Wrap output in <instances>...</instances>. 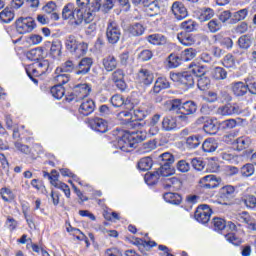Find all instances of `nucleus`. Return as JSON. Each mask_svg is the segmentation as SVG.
Here are the masks:
<instances>
[{"label": "nucleus", "mask_w": 256, "mask_h": 256, "mask_svg": "<svg viewBox=\"0 0 256 256\" xmlns=\"http://www.w3.org/2000/svg\"><path fill=\"white\" fill-rule=\"evenodd\" d=\"M0 195L6 203H9V201H13L15 199V195L13 194V191L11 189L4 187L0 189Z\"/></svg>", "instance_id": "nucleus-52"}, {"label": "nucleus", "mask_w": 256, "mask_h": 256, "mask_svg": "<svg viewBox=\"0 0 256 256\" xmlns=\"http://www.w3.org/2000/svg\"><path fill=\"white\" fill-rule=\"evenodd\" d=\"M159 174L157 171L153 172V173H147L144 176V180L147 183V185H157L158 181H159Z\"/></svg>", "instance_id": "nucleus-54"}, {"label": "nucleus", "mask_w": 256, "mask_h": 256, "mask_svg": "<svg viewBox=\"0 0 256 256\" xmlns=\"http://www.w3.org/2000/svg\"><path fill=\"white\" fill-rule=\"evenodd\" d=\"M237 43L240 49L246 51L253 44V37L251 35H242L239 37Z\"/></svg>", "instance_id": "nucleus-31"}, {"label": "nucleus", "mask_w": 256, "mask_h": 256, "mask_svg": "<svg viewBox=\"0 0 256 256\" xmlns=\"http://www.w3.org/2000/svg\"><path fill=\"white\" fill-rule=\"evenodd\" d=\"M203 130H204L205 133H207L208 135H217V131H219V127H217V125H215V123L213 122V120H209V121H207V122L204 124Z\"/></svg>", "instance_id": "nucleus-47"}, {"label": "nucleus", "mask_w": 256, "mask_h": 256, "mask_svg": "<svg viewBox=\"0 0 256 256\" xmlns=\"http://www.w3.org/2000/svg\"><path fill=\"white\" fill-rule=\"evenodd\" d=\"M194 113H197V104L194 101L182 103L180 115H194Z\"/></svg>", "instance_id": "nucleus-21"}, {"label": "nucleus", "mask_w": 256, "mask_h": 256, "mask_svg": "<svg viewBox=\"0 0 256 256\" xmlns=\"http://www.w3.org/2000/svg\"><path fill=\"white\" fill-rule=\"evenodd\" d=\"M181 185V180H179L177 177L163 179L164 189H174V191H178V189H181Z\"/></svg>", "instance_id": "nucleus-22"}, {"label": "nucleus", "mask_w": 256, "mask_h": 256, "mask_svg": "<svg viewBox=\"0 0 256 256\" xmlns=\"http://www.w3.org/2000/svg\"><path fill=\"white\" fill-rule=\"evenodd\" d=\"M26 57L30 61H41L43 60V49L41 47L31 49L27 52Z\"/></svg>", "instance_id": "nucleus-27"}, {"label": "nucleus", "mask_w": 256, "mask_h": 256, "mask_svg": "<svg viewBox=\"0 0 256 256\" xmlns=\"http://www.w3.org/2000/svg\"><path fill=\"white\" fill-rule=\"evenodd\" d=\"M247 15H249V10L247 8L241 9L234 13V21H244V19L247 18Z\"/></svg>", "instance_id": "nucleus-61"}, {"label": "nucleus", "mask_w": 256, "mask_h": 256, "mask_svg": "<svg viewBox=\"0 0 256 256\" xmlns=\"http://www.w3.org/2000/svg\"><path fill=\"white\" fill-rule=\"evenodd\" d=\"M153 167V159L151 157H144L138 162V169L140 171H149Z\"/></svg>", "instance_id": "nucleus-42"}, {"label": "nucleus", "mask_w": 256, "mask_h": 256, "mask_svg": "<svg viewBox=\"0 0 256 256\" xmlns=\"http://www.w3.org/2000/svg\"><path fill=\"white\" fill-rule=\"evenodd\" d=\"M211 213L212 211L209 205L203 204L196 209L194 217L196 221H198V223H202L203 225H205V223H209L211 219Z\"/></svg>", "instance_id": "nucleus-9"}, {"label": "nucleus", "mask_w": 256, "mask_h": 256, "mask_svg": "<svg viewBox=\"0 0 256 256\" xmlns=\"http://www.w3.org/2000/svg\"><path fill=\"white\" fill-rule=\"evenodd\" d=\"M78 44L79 42L77 41V37H75L74 35H69L65 39V47L70 53H73V51L77 49Z\"/></svg>", "instance_id": "nucleus-37"}, {"label": "nucleus", "mask_w": 256, "mask_h": 256, "mask_svg": "<svg viewBox=\"0 0 256 256\" xmlns=\"http://www.w3.org/2000/svg\"><path fill=\"white\" fill-rule=\"evenodd\" d=\"M112 81L120 91L127 89V83L125 82V72L122 69H116L112 73Z\"/></svg>", "instance_id": "nucleus-11"}, {"label": "nucleus", "mask_w": 256, "mask_h": 256, "mask_svg": "<svg viewBox=\"0 0 256 256\" xmlns=\"http://www.w3.org/2000/svg\"><path fill=\"white\" fill-rule=\"evenodd\" d=\"M177 127V119L173 116H166L162 120V131H175V128Z\"/></svg>", "instance_id": "nucleus-20"}, {"label": "nucleus", "mask_w": 256, "mask_h": 256, "mask_svg": "<svg viewBox=\"0 0 256 256\" xmlns=\"http://www.w3.org/2000/svg\"><path fill=\"white\" fill-rule=\"evenodd\" d=\"M72 27H79L83 23V10L76 8L72 19H70Z\"/></svg>", "instance_id": "nucleus-36"}, {"label": "nucleus", "mask_w": 256, "mask_h": 256, "mask_svg": "<svg viewBox=\"0 0 256 256\" xmlns=\"http://www.w3.org/2000/svg\"><path fill=\"white\" fill-rule=\"evenodd\" d=\"M222 63L227 69H233L235 67V57H233V54H227Z\"/></svg>", "instance_id": "nucleus-62"}, {"label": "nucleus", "mask_w": 256, "mask_h": 256, "mask_svg": "<svg viewBox=\"0 0 256 256\" xmlns=\"http://www.w3.org/2000/svg\"><path fill=\"white\" fill-rule=\"evenodd\" d=\"M250 144H251V140L247 137H239L238 139H236V145L239 151H243V149H247V147H249Z\"/></svg>", "instance_id": "nucleus-57"}, {"label": "nucleus", "mask_w": 256, "mask_h": 256, "mask_svg": "<svg viewBox=\"0 0 256 256\" xmlns=\"http://www.w3.org/2000/svg\"><path fill=\"white\" fill-rule=\"evenodd\" d=\"M207 28L210 33H217L223 29V24L217 19H212L207 23Z\"/></svg>", "instance_id": "nucleus-43"}, {"label": "nucleus", "mask_w": 256, "mask_h": 256, "mask_svg": "<svg viewBox=\"0 0 256 256\" xmlns=\"http://www.w3.org/2000/svg\"><path fill=\"white\" fill-rule=\"evenodd\" d=\"M236 221H239V223H251V216L249 215L248 212H242L238 213L235 216Z\"/></svg>", "instance_id": "nucleus-63"}, {"label": "nucleus", "mask_w": 256, "mask_h": 256, "mask_svg": "<svg viewBox=\"0 0 256 256\" xmlns=\"http://www.w3.org/2000/svg\"><path fill=\"white\" fill-rule=\"evenodd\" d=\"M177 39L185 47H191V45H195V38L190 34L180 33L178 34Z\"/></svg>", "instance_id": "nucleus-32"}, {"label": "nucleus", "mask_w": 256, "mask_h": 256, "mask_svg": "<svg viewBox=\"0 0 256 256\" xmlns=\"http://www.w3.org/2000/svg\"><path fill=\"white\" fill-rule=\"evenodd\" d=\"M197 87L200 91H207L211 87V79L207 76H201L197 80Z\"/></svg>", "instance_id": "nucleus-45"}, {"label": "nucleus", "mask_w": 256, "mask_h": 256, "mask_svg": "<svg viewBox=\"0 0 256 256\" xmlns=\"http://www.w3.org/2000/svg\"><path fill=\"white\" fill-rule=\"evenodd\" d=\"M126 137L130 139L132 143H134V147H135L137 143H142V141H145V139H147V133L143 131H131L126 133Z\"/></svg>", "instance_id": "nucleus-19"}, {"label": "nucleus", "mask_w": 256, "mask_h": 256, "mask_svg": "<svg viewBox=\"0 0 256 256\" xmlns=\"http://www.w3.org/2000/svg\"><path fill=\"white\" fill-rule=\"evenodd\" d=\"M213 225H214V231H223L227 224L225 223V220L222 218H214L213 219Z\"/></svg>", "instance_id": "nucleus-64"}, {"label": "nucleus", "mask_w": 256, "mask_h": 256, "mask_svg": "<svg viewBox=\"0 0 256 256\" xmlns=\"http://www.w3.org/2000/svg\"><path fill=\"white\" fill-rule=\"evenodd\" d=\"M134 245H137L139 251L143 253V250L149 251L152 247H157V242L155 241H145L141 238H136L134 241Z\"/></svg>", "instance_id": "nucleus-24"}, {"label": "nucleus", "mask_w": 256, "mask_h": 256, "mask_svg": "<svg viewBox=\"0 0 256 256\" xmlns=\"http://www.w3.org/2000/svg\"><path fill=\"white\" fill-rule=\"evenodd\" d=\"M216 113L222 117H231V115H241L243 109L238 104L227 103L218 107Z\"/></svg>", "instance_id": "nucleus-8"}, {"label": "nucleus", "mask_w": 256, "mask_h": 256, "mask_svg": "<svg viewBox=\"0 0 256 256\" xmlns=\"http://www.w3.org/2000/svg\"><path fill=\"white\" fill-rule=\"evenodd\" d=\"M242 201L248 209H255L256 207L255 195L247 194L242 198Z\"/></svg>", "instance_id": "nucleus-53"}, {"label": "nucleus", "mask_w": 256, "mask_h": 256, "mask_svg": "<svg viewBox=\"0 0 256 256\" xmlns=\"http://www.w3.org/2000/svg\"><path fill=\"white\" fill-rule=\"evenodd\" d=\"M0 19L3 21V23H11L13 19H15V13L13 11L9 10V8H5L1 13H0Z\"/></svg>", "instance_id": "nucleus-48"}, {"label": "nucleus", "mask_w": 256, "mask_h": 256, "mask_svg": "<svg viewBox=\"0 0 256 256\" xmlns=\"http://www.w3.org/2000/svg\"><path fill=\"white\" fill-rule=\"evenodd\" d=\"M93 66V59L89 57L83 58L76 66V75H87Z\"/></svg>", "instance_id": "nucleus-13"}, {"label": "nucleus", "mask_w": 256, "mask_h": 256, "mask_svg": "<svg viewBox=\"0 0 256 256\" xmlns=\"http://www.w3.org/2000/svg\"><path fill=\"white\" fill-rule=\"evenodd\" d=\"M93 111H95V101L92 99L84 100L79 107V113L84 117H89Z\"/></svg>", "instance_id": "nucleus-16"}, {"label": "nucleus", "mask_w": 256, "mask_h": 256, "mask_svg": "<svg viewBox=\"0 0 256 256\" xmlns=\"http://www.w3.org/2000/svg\"><path fill=\"white\" fill-rule=\"evenodd\" d=\"M170 79L174 81V83L183 85L186 90L195 87V78L190 72H170Z\"/></svg>", "instance_id": "nucleus-4"}, {"label": "nucleus", "mask_w": 256, "mask_h": 256, "mask_svg": "<svg viewBox=\"0 0 256 256\" xmlns=\"http://www.w3.org/2000/svg\"><path fill=\"white\" fill-rule=\"evenodd\" d=\"M169 87H171L169 81L166 78L160 77L155 81L154 87L150 91V95H157L158 93H161L162 89H169Z\"/></svg>", "instance_id": "nucleus-17"}, {"label": "nucleus", "mask_w": 256, "mask_h": 256, "mask_svg": "<svg viewBox=\"0 0 256 256\" xmlns=\"http://www.w3.org/2000/svg\"><path fill=\"white\" fill-rule=\"evenodd\" d=\"M42 11L47 15H51V13H54V11H57V3H55L54 1L47 2L42 7Z\"/></svg>", "instance_id": "nucleus-60"}, {"label": "nucleus", "mask_w": 256, "mask_h": 256, "mask_svg": "<svg viewBox=\"0 0 256 256\" xmlns=\"http://www.w3.org/2000/svg\"><path fill=\"white\" fill-rule=\"evenodd\" d=\"M77 70V66L73 61H66L60 68L56 69V73H73V71Z\"/></svg>", "instance_id": "nucleus-39"}, {"label": "nucleus", "mask_w": 256, "mask_h": 256, "mask_svg": "<svg viewBox=\"0 0 256 256\" xmlns=\"http://www.w3.org/2000/svg\"><path fill=\"white\" fill-rule=\"evenodd\" d=\"M155 80V76L153 73L145 68H142L138 72V81L142 85H151L153 81Z\"/></svg>", "instance_id": "nucleus-14"}, {"label": "nucleus", "mask_w": 256, "mask_h": 256, "mask_svg": "<svg viewBox=\"0 0 256 256\" xmlns=\"http://www.w3.org/2000/svg\"><path fill=\"white\" fill-rule=\"evenodd\" d=\"M217 147H219V144L214 138H208L202 144L205 153H214V151H217Z\"/></svg>", "instance_id": "nucleus-25"}, {"label": "nucleus", "mask_w": 256, "mask_h": 256, "mask_svg": "<svg viewBox=\"0 0 256 256\" xmlns=\"http://www.w3.org/2000/svg\"><path fill=\"white\" fill-rule=\"evenodd\" d=\"M91 94V85L84 83L74 86L73 92L66 96V101H83Z\"/></svg>", "instance_id": "nucleus-2"}, {"label": "nucleus", "mask_w": 256, "mask_h": 256, "mask_svg": "<svg viewBox=\"0 0 256 256\" xmlns=\"http://www.w3.org/2000/svg\"><path fill=\"white\" fill-rule=\"evenodd\" d=\"M111 104L113 107H123L129 105V101L123 98V96L119 94H115L111 97Z\"/></svg>", "instance_id": "nucleus-46"}, {"label": "nucleus", "mask_w": 256, "mask_h": 256, "mask_svg": "<svg viewBox=\"0 0 256 256\" xmlns=\"http://www.w3.org/2000/svg\"><path fill=\"white\" fill-rule=\"evenodd\" d=\"M147 41L151 43V45H167V37L161 34L149 35Z\"/></svg>", "instance_id": "nucleus-30"}, {"label": "nucleus", "mask_w": 256, "mask_h": 256, "mask_svg": "<svg viewBox=\"0 0 256 256\" xmlns=\"http://www.w3.org/2000/svg\"><path fill=\"white\" fill-rule=\"evenodd\" d=\"M163 197L166 203H171V205H181L183 199L181 195L173 192H166Z\"/></svg>", "instance_id": "nucleus-28"}, {"label": "nucleus", "mask_w": 256, "mask_h": 256, "mask_svg": "<svg viewBox=\"0 0 256 256\" xmlns=\"http://www.w3.org/2000/svg\"><path fill=\"white\" fill-rule=\"evenodd\" d=\"M240 173L242 177H251L255 173V166L251 163L245 164L241 168Z\"/></svg>", "instance_id": "nucleus-56"}, {"label": "nucleus", "mask_w": 256, "mask_h": 256, "mask_svg": "<svg viewBox=\"0 0 256 256\" xmlns=\"http://www.w3.org/2000/svg\"><path fill=\"white\" fill-rule=\"evenodd\" d=\"M62 72L56 73L55 81L58 83L57 85H61L62 87L69 83V80L71 79V75L69 74H61Z\"/></svg>", "instance_id": "nucleus-58"}, {"label": "nucleus", "mask_w": 256, "mask_h": 256, "mask_svg": "<svg viewBox=\"0 0 256 256\" xmlns=\"http://www.w3.org/2000/svg\"><path fill=\"white\" fill-rule=\"evenodd\" d=\"M167 61L168 67L170 69H176V67H179V65H181V61H183V58L175 54H170L167 58Z\"/></svg>", "instance_id": "nucleus-44"}, {"label": "nucleus", "mask_w": 256, "mask_h": 256, "mask_svg": "<svg viewBox=\"0 0 256 256\" xmlns=\"http://www.w3.org/2000/svg\"><path fill=\"white\" fill-rule=\"evenodd\" d=\"M191 73L195 75L196 77H205V70H203V67L197 65V64H190Z\"/></svg>", "instance_id": "nucleus-59"}, {"label": "nucleus", "mask_w": 256, "mask_h": 256, "mask_svg": "<svg viewBox=\"0 0 256 256\" xmlns=\"http://www.w3.org/2000/svg\"><path fill=\"white\" fill-rule=\"evenodd\" d=\"M212 77L216 81H224V79H227V70L223 67H216L212 71Z\"/></svg>", "instance_id": "nucleus-41"}, {"label": "nucleus", "mask_w": 256, "mask_h": 256, "mask_svg": "<svg viewBox=\"0 0 256 256\" xmlns=\"http://www.w3.org/2000/svg\"><path fill=\"white\" fill-rule=\"evenodd\" d=\"M91 129L98 133H107V121L103 118H93L89 121Z\"/></svg>", "instance_id": "nucleus-15"}, {"label": "nucleus", "mask_w": 256, "mask_h": 256, "mask_svg": "<svg viewBox=\"0 0 256 256\" xmlns=\"http://www.w3.org/2000/svg\"><path fill=\"white\" fill-rule=\"evenodd\" d=\"M200 61H202V63H206V65H209L210 67H213V65H215L216 63V60L213 57V54L209 52H202L200 54Z\"/></svg>", "instance_id": "nucleus-50"}, {"label": "nucleus", "mask_w": 256, "mask_h": 256, "mask_svg": "<svg viewBox=\"0 0 256 256\" xmlns=\"http://www.w3.org/2000/svg\"><path fill=\"white\" fill-rule=\"evenodd\" d=\"M182 61H192L197 57V50L194 48H187L181 53Z\"/></svg>", "instance_id": "nucleus-49"}, {"label": "nucleus", "mask_w": 256, "mask_h": 256, "mask_svg": "<svg viewBox=\"0 0 256 256\" xmlns=\"http://www.w3.org/2000/svg\"><path fill=\"white\" fill-rule=\"evenodd\" d=\"M50 93L55 97V99H63L65 95V88L62 85H55L51 88Z\"/></svg>", "instance_id": "nucleus-55"}, {"label": "nucleus", "mask_w": 256, "mask_h": 256, "mask_svg": "<svg viewBox=\"0 0 256 256\" xmlns=\"http://www.w3.org/2000/svg\"><path fill=\"white\" fill-rule=\"evenodd\" d=\"M76 7H75V4L73 3H68L66 6H64L63 10H62V19L64 21H67V20H72L73 19V15L76 11Z\"/></svg>", "instance_id": "nucleus-29"}, {"label": "nucleus", "mask_w": 256, "mask_h": 256, "mask_svg": "<svg viewBox=\"0 0 256 256\" xmlns=\"http://www.w3.org/2000/svg\"><path fill=\"white\" fill-rule=\"evenodd\" d=\"M215 17V10L209 7H203L200 9V20L201 21H211Z\"/></svg>", "instance_id": "nucleus-38"}, {"label": "nucleus", "mask_w": 256, "mask_h": 256, "mask_svg": "<svg viewBox=\"0 0 256 256\" xmlns=\"http://www.w3.org/2000/svg\"><path fill=\"white\" fill-rule=\"evenodd\" d=\"M49 71H51V65L49 64V60L45 59L35 62L26 69V73L30 78H32L33 75L34 77H41V75H45V73H49ZM31 73L33 75H31Z\"/></svg>", "instance_id": "nucleus-3"}, {"label": "nucleus", "mask_w": 256, "mask_h": 256, "mask_svg": "<svg viewBox=\"0 0 256 256\" xmlns=\"http://www.w3.org/2000/svg\"><path fill=\"white\" fill-rule=\"evenodd\" d=\"M89 49V45L85 42H78L75 51H73L72 53L74 55H76V57H81L83 55H85V53H87Z\"/></svg>", "instance_id": "nucleus-51"}, {"label": "nucleus", "mask_w": 256, "mask_h": 256, "mask_svg": "<svg viewBox=\"0 0 256 256\" xmlns=\"http://www.w3.org/2000/svg\"><path fill=\"white\" fill-rule=\"evenodd\" d=\"M128 33H130L132 37H140V35L145 33V27H143L141 23L132 24L128 27Z\"/></svg>", "instance_id": "nucleus-33"}, {"label": "nucleus", "mask_w": 256, "mask_h": 256, "mask_svg": "<svg viewBox=\"0 0 256 256\" xmlns=\"http://www.w3.org/2000/svg\"><path fill=\"white\" fill-rule=\"evenodd\" d=\"M37 27L35 20L31 17H20L16 20V31L20 35L31 33Z\"/></svg>", "instance_id": "nucleus-6"}, {"label": "nucleus", "mask_w": 256, "mask_h": 256, "mask_svg": "<svg viewBox=\"0 0 256 256\" xmlns=\"http://www.w3.org/2000/svg\"><path fill=\"white\" fill-rule=\"evenodd\" d=\"M160 167L156 172L159 177H163L167 179L171 177V175H175V168L173 167V163H175V157L172 156L171 153L165 152L159 156Z\"/></svg>", "instance_id": "nucleus-1"}, {"label": "nucleus", "mask_w": 256, "mask_h": 256, "mask_svg": "<svg viewBox=\"0 0 256 256\" xmlns=\"http://www.w3.org/2000/svg\"><path fill=\"white\" fill-rule=\"evenodd\" d=\"M171 11L178 21H183L188 15L187 8L182 2L176 1L172 4Z\"/></svg>", "instance_id": "nucleus-12"}, {"label": "nucleus", "mask_w": 256, "mask_h": 256, "mask_svg": "<svg viewBox=\"0 0 256 256\" xmlns=\"http://www.w3.org/2000/svg\"><path fill=\"white\" fill-rule=\"evenodd\" d=\"M231 89L235 97H244V95H247V84L242 81L232 83Z\"/></svg>", "instance_id": "nucleus-18"}, {"label": "nucleus", "mask_w": 256, "mask_h": 256, "mask_svg": "<svg viewBox=\"0 0 256 256\" xmlns=\"http://www.w3.org/2000/svg\"><path fill=\"white\" fill-rule=\"evenodd\" d=\"M106 38L111 45L119 43V39H121V28L114 21H110L107 25Z\"/></svg>", "instance_id": "nucleus-7"}, {"label": "nucleus", "mask_w": 256, "mask_h": 256, "mask_svg": "<svg viewBox=\"0 0 256 256\" xmlns=\"http://www.w3.org/2000/svg\"><path fill=\"white\" fill-rule=\"evenodd\" d=\"M221 178H217L215 175H207L199 180V187L201 189H215L219 187Z\"/></svg>", "instance_id": "nucleus-10"}, {"label": "nucleus", "mask_w": 256, "mask_h": 256, "mask_svg": "<svg viewBox=\"0 0 256 256\" xmlns=\"http://www.w3.org/2000/svg\"><path fill=\"white\" fill-rule=\"evenodd\" d=\"M127 131L116 129L114 135L117 136V144L116 147L125 153H129L131 149L137 147L134 145L133 140L127 137Z\"/></svg>", "instance_id": "nucleus-5"}, {"label": "nucleus", "mask_w": 256, "mask_h": 256, "mask_svg": "<svg viewBox=\"0 0 256 256\" xmlns=\"http://www.w3.org/2000/svg\"><path fill=\"white\" fill-rule=\"evenodd\" d=\"M103 65L106 71H114V69H117V59L115 56L109 55L103 59Z\"/></svg>", "instance_id": "nucleus-35"}, {"label": "nucleus", "mask_w": 256, "mask_h": 256, "mask_svg": "<svg viewBox=\"0 0 256 256\" xmlns=\"http://www.w3.org/2000/svg\"><path fill=\"white\" fill-rule=\"evenodd\" d=\"M201 136L192 135L186 139V145L188 149H197L201 145Z\"/></svg>", "instance_id": "nucleus-40"}, {"label": "nucleus", "mask_w": 256, "mask_h": 256, "mask_svg": "<svg viewBox=\"0 0 256 256\" xmlns=\"http://www.w3.org/2000/svg\"><path fill=\"white\" fill-rule=\"evenodd\" d=\"M215 41H218L222 47L225 49L231 50L233 49V39L231 37H222L221 34L214 36Z\"/></svg>", "instance_id": "nucleus-34"}, {"label": "nucleus", "mask_w": 256, "mask_h": 256, "mask_svg": "<svg viewBox=\"0 0 256 256\" xmlns=\"http://www.w3.org/2000/svg\"><path fill=\"white\" fill-rule=\"evenodd\" d=\"M146 7V12L149 17H155L156 15H159L161 11V2L159 0H155L148 5L146 2Z\"/></svg>", "instance_id": "nucleus-23"}, {"label": "nucleus", "mask_w": 256, "mask_h": 256, "mask_svg": "<svg viewBox=\"0 0 256 256\" xmlns=\"http://www.w3.org/2000/svg\"><path fill=\"white\" fill-rule=\"evenodd\" d=\"M61 49H62V44L61 41H53L50 44V52L49 55L52 57V59H59L61 57Z\"/></svg>", "instance_id": "nucleus-26"}]
</instances>
